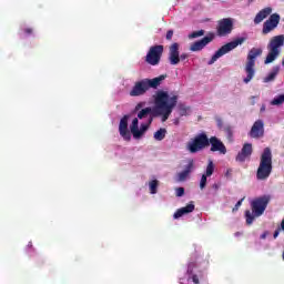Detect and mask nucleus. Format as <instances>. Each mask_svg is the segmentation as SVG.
<instances>
[{"instance_id":"obj_1","label":"nucleus","mask_w":284,"mask_h":284,"mask_svg":"<svg viewBox=\"0 0 284 284\" xmlns=\"http://www.w3.org/2000/svg\"><path fill=\"white\" fill-rule=\"evenodd\" d=\"M154 103V108L148 106L138 113V119H148L149 116V125H152V121L156 116H162V123H165L170 119V114H172L174 108H176V103H179V95L170 94L166 91H158Z\"/></svg>"},{"instance_id":"obj_2","label":"nucleus","mask_w":284,"mask_h":284,"mask_svg":"<svg viewBox=\"0 0 284 284\" xmlns=\"http://www.w3.org/2000/svg\"><path fill=\"white\" fill-rule=\"evenodd\" d=\"M270 201H272V195H262L255 197L251 202V210H246L244 213L246 225H252L255 219L258 216H263L265 214V210H267V205H270Z\"/></svg>"},{"instance_id":"obj_3","label":"nucleus","mask_w":284,"mask_h":284,"mask_svg":"<svg viewBox=\"0 0 284 284\" xmlns=\"http://www.w3.org/2000/svg\"><path fill=\"white\" fill-rule=\"evenodd\" d=\"M165 79H168V74H162L153 79H142L134 83L129 94L130 97H143L151 88L152 90H156Z\"/></svg>"},{"instance_id":"obj_4","label":"nucleus","mask_w":284,"mask_h":284,"mask_svg":"<svg viewBox=\"0 0 284 284\" xmlns=\"http://www.w3.org/2000/svg\"><path fill=\"white\" fill-rule=\"evenodd\" d=\"M270 174H272V150L270 148H265L260 158L256 179L257 181H267V179H270Z\"/></svg>"},{"instance_id":"obj_5","label":"nucleus","mask_w":284,"mask_h":284,"mask_svg":"<svg viewBox=\"0 0 284 284\" xmlns=\"http://www.w3.org/2000/svg\"><path fill=\"white\" fill-rule=\"evenodd\" d=\"M283 45L284 34L275 36L270 40L267 44L268 53L264 60L265 65L274 63V61H276L278 54H281V48H283Z\"/></svg>"},{"instance_id":"obj_6","label":"nucleus","mask_w":284,"mask_h":284,"mask_svg":"<svg viewBox=\"0 0 284 284\" xmlns=\"http://www.w3.org/2000/svg\"><path fill=\"white\" fill-rule=\"evenodd\" d=\"M261 54H263V49L261 48H252L248 51L247 61L245 65L246 78H244L243 80L244 83H250V81L254 79V74H256V71L254 70L256 65V58L261 57Z\"/></svg>"},{"instance_id":"obj_7","label":"nucleus","mask_w":284,"mask_h":284,"mask_svg":"<svg viewBox=\"0 0 284 284\" xmlns=\"http://www.w3.org/2000/svg\"><path fill=\"white\" fill-rule=\"evenodd\" d=\"M163 44L151 47L145 55V62L149 63V65H159L163 57Z\"/></svg>"},{"instance_id":"obj_8","label":"nucleus","mask_w":284,"mask_h":284,"mask_svg":"<svg viewBox=\"0 0 284 284\" xmlns=\"http://www.w3.org/2000/svg\"><path fill=\"white\" fill-rule=\"evenodd\" d=\"M207 145H210V139H207L205 133H201L189 143V152H191V154H196V152H200L203 148H207Z\"/></svg>"},{"instance_id":"obj_9","label":"nucleus","mask_w":284,"mask_h":284,"mask_svg":"<svg viewBox=\"0 0 284 284\" xmlns=\"http://www.w3.org/2000/svg\"><path fill=\"white\" fill-rule=\"evenodd\" d=\"M242 43H245V38H237L224 45H222L214 54V60L221 59L224 54H227V52H232L235 48H239V45H242Z\"/></svg>"},{"instance_id":"obj_10","label":"nucleus","mask_w":284,"mask_h":284,"mask_svg":"<svg viewBox=\"0 0 284 284\" xmlns=\"http://www.w3.org/2000/svg\"><path fill=\"white\" fill-rule=\"evenodd\" d=\"M234 30V22L230 18H224L217 22V37H227Z\"/></svg>"},{"instance_id":"obj_11","label":"nucleus","mask_w":284,"mask_h":284,"mask_svg":"<svg viewBox=\"0 0 284 284\" xmlns=\"http://www.w3.org/2000/svg\"><path fill=\"white\" fill-rule=\"evenodd\" d=\"M281 23V16L278 13H273L270 18L263 23L262 34H270L272 30H276Z\"/></svg>"},{"instance_id":"obj_12","label":"nucleus","mask_w":284,"mask_h":284,"mask_svg":"<svg viewBox=\"0 0 284 284\" xmlns=\"http://www.w3.org/2000/svg\"><path fill=\"white\" fill-rule=\"evenodd\" d=\"M248 136L251 139H263L265 136V123L263 120H257L253 123Z\"/></svg>"},{"instance_id":"obj_13","label":"nucleus","mask_w":284,"mask_h":284,"mask_svg":"<svg viewBox=\"0 0 284 284\" xmlns=\"http://www.w3.org/2000/svg\"><path fill=\"white\" fill-rule=\"evenodd\" d=\"M179 42H174L169 47V61L171 65H179L181 63Z\"/></svg>"},{"instance_id":"obj_14","label":"nucleus","mask_w":284,"mask_h":284,"mask_svg":"<svg viewBox=\"0 0 284 284\" xmlns=\"http://www.w3.org/2000/svg\"><path fill=\"white\" fill-rule=\"evenodd\" d=\"M130 119V115H123V118L120 120L119 124V132L122 139L124 141H131L132 134L130 133V130H128V120Z\"/></svg>"},{"instance_id":"obj_15","label":"nucleus","mask_w":284,"mask_h":284,"mask_svg":"<svg viewBox=\"0 0 284 284\" xmlns=\"http://www.w3.org/2000/svg\"><path fill=\"white\" fill-rule=\"evenodd\" d=\"M252 143H245L241 152L236 155V161H239L240 163L245 162V160L248 159V156H252Z\"/></svg>"},{"instance_id":"obj_16","label":"nucleus","mask_w":284,"mask_h":284,"mask_svg":"<svg viewBox=\"0 0 284 284\" xmlns=\"http://www.w3.org/2000/svg\"><path fill=\"white\" fill-rule=\"evenodd\" d=\"M212 174H214V162L210 161L205 173L200 180V190H205V187H207V176H212Z\"/></svg>"},{"instance_id":"obj_17","label":"nucleus","mask_w":284,"mask_h":284,"mask_svg":"<svg viewBox=\"0 0 284 284\" xmlns=\"http://www.w3.org/2000/svg\"><path fill=\"white\" fill-rule=\"evenodd\" d=\"M212 36L211 37H204L202 40L194 42L191 44L190 50L191 52H199L204 49L207 43H212Z\"/></svg>"},{"instance_id":"obj_18","label":"nucleus","mask_w":284,"mask_h":284,"mask_svg":"<svg viewBox=\"0 0 284 284\" xmlns=\"http://www.w3.org/2000/svg\"><path fill=\"white\" fill-rule=\"evenodd\" d=\"M270 14H272V8L266 7L264 9H262L254 18V23L256 26H258V23H261L264 19H267V17H270Z\"/></svg>"},{"instance_id":"obj_19","label":"nucleus","mask_w":284,"mask_h":284,"mask_svg":"<svg viewBox=\"0 0 284 284\" xmlns=\"http://www.w3.org/2000/svg\"><path fill=\"white\" fill-rule=\"evenodd\" d=\"M194 210V204H187L184 207L179 209L174 215L173 219H181V216H183L184 214H190L192 213V211Z\"/></svg>"},{"instance_id":"obj_20","label":"nucleus","mask_w":284,"mask_h":284,"mask_svg":"<svg viewBox=\"0 0 284 284\" xmlns=\"http://www.w3.org/2000/svg\"><path fill=\"white\" fill-rule=\"evenodd\" d=\"M214 152L227 154V148H225V144L216 136L214 138Z\"/></svg>"},{"instance_id":"obj_21","label":"nucleus","mask_w":284,"mask_h":284,"mask_svg":"<svg viewBox=\"0 0 284 284\" xmlns=\"http://www.w3.org/2000/svg\"><path fill=\"white\" fill-rule=\"evenodd\" d=\"M278 72H281V68L280 67H274L272 69V71L268 73V75H266L263 79L264 83H272V81H274L276 79V77H278Z\"/></svg>"},{"instance_id":"obj_22","label":"nucleus","mask_w":284,"mask_h":284,"mask_svg":"<svg viewBox=\"0 0 284 284\" xmlns=\"http://www.w3.org/2000/svg\"><path fill=\"white\" fill-rule=\"evenodd\" d=\"M192 168H194V162H190L185 170L179 173V181H185L187 176H190V172H192Z\"/></svg>"},{"instance_id":"obj_23","label":"nucleus","mask_w":284,"mask_h":284,"mask_svg":"<svg viewBox=\"0 0 284 284\" xmlns=\"http://www.w3.org/2000/svg\"><path fill=\"white\" fill-rule=\"evenodd\" d=\"M149 129H150V121H148L146 124H141L140 129H138L133 139H141V136H143V134H145V132H148Z\"/></svg>"},{"instance_id":"obj_24","label":"nucleus","mask_w":284,"mask_h":284,"mask_svg":"<svg viewBox=\"0 0 284 284\" xmlns=\"http://www.w3.org/2000/svg\"><path fill=\"white\" fill-rule=\"evenodd\" d=\"M168 134V129L165 128H161L160 130H158L154 135L153 139L155 141H163V139H165V135Z\"/></svg>"},{"instance_id":"obj_25","label":"nucleus","mask_w":284,"mask_h":284,"mask_svg":"<svg viewBox=\"0 0 284 284\" xmlns=\"http://www.w3.org/2000/svg\"><path fill=\"white\" fill-rule=\"evenodd\" d=\"M131 134L136 136V132L139 131V118L133 119L132 124L130 125Z\"/></svg>"},{"instance_id":"obj_26","label":"nucleus","mask_w":284,"mask_h":284,"mask_svg":"<svg viewBox=\"0 0 284 284\" xmlns=\"http://www.w3.org/2000/svg\"><path fill=\"white\" fill-rule=\"evenodd\" d=\"M222 130L225 132L226 139H227L229 141H232V139H234V131H233V129H232L231 125H226V126H224V129H222Z\"/></svg>"},{"instance_id":"obj_27","label":"nucleus","mask_w":284,"mask_h":284,"mask_svg":"<svg viewBox=\"0 0 284 284\" xmlns=\"http://www.w3.org/2000/svg\"><path fill=\"white\" fill-rule=\"evenodd\" d=\"M150 185V193L151 194H156L158 189H159V180H153L149 183Z\"/></svg>"},{"instance_id":"obj_28","label":"nucleus","mask_w":284,"mask_h":284,"mask_svg":"<svg viewBox=\"0 0 284 284\" xmlns=\"http://www.w3.org/2000/svg\"><path fill=\"white\" fill-rule=\"evenodd\" d=\"M178 110H179V112H180V116H187V110H190V108L186 106V105L183 104V103H180V104L178 105Z\"/></svg>"},{"instance_id":"obj_29","label":"nucleus","mask_w":284,"mask_h":284,"mask_svg":"<svg viewBox=\"0 0 284 284\" xmlns=\"http://www.w3.org/2000/svg\"><path fill=\"white\" fill-rule=\"evenodd\" d=\"M284 103V94L277 95L271 101V105H283Z\"/></svg>"},{"instance_id":"obj_30","label":"nucleus","mask_w":284,"mask_h":284,"mask_svg":"<svg viewBox=\"0 0 284 284\" xmlns=\"http://www.w3.org/2000/svg\"><path fill=\"white\" fill-rule=\"evenodd\" d=\"M203 34H205L204 30L193 31L189 34V39H199V37H203Z\"/></svg>"},{"instance_id":"obj_31","label":"nucleus","mask_w":284,"mask_h":284,"mask_svg":"<svg viewBox=\"0 0 284 284\" xmlns=\"http://www.w3.org/2000/svg\"><path fill=\"white\" fill-rule=\"evenodd\" d=\"M194 267H196V262H190L187 265V274H192L194 272Z\"/></svg>"},{"instance_id":"obj_32","label":"nucleus","mask_w":284,"mask_h":284,"mask_svg":"<svg viewBox=\"0 0 284 284\" xmlns=\"http://www.w3.org/2000/svg\"><path fill=\"white\" fill-rule=\"evenodd\" d=\"M243 201H244V199L237 201L235 206L232 209V212H239V207H241L243 205Z\"/></svg>"},{"instance_id":"obj_33","label":"nucleus","mask_w":284,"mask_h":284,"mask_svg":"<svg viewBox=\"0 0 284 284\" xmlns=\"http://www.w3.org/2000/svg\"><path fill=\"white\" fill-rule=\"evenodd\" d=\"M173 37H174V30H169L166 32L165 39H166V41H172Z\"/></svg>"},{"instance_id":"obj_34","label":"nucleus","mask_w":284,"mask_h":284,"mask_svg":"<svg viewBox=\"0 0 284 284\" xmlns=\"http://www.w3.org/2000/svg\"><path fill=\"white\" fill-rule=\"evenodd\" d=\"M216 125L219 130H224L225 126H223V119L216 118Z\"/></svg>"},{"instance_id":"obj_35","label":"nucleus","mask_w":284,"mask_h":284,"mask_svg":"<svg viewBox=\"0 0 284 284\" xmlns=\"http://www.w3.org/2000/svg\"><path fill=\"white\" fill-rule=\"evenodd\" d=\"M185 194V189L184 187H178L176 189V196H183Z\"/></svg>"},{"instance_id":"obj_36","label":"nucleus","mask_w":284,"mask_h":284,"mask_svg":"<svg viewBox=\"0 0 284 284\" xmlns=\"http://www.w3.org/2000/svg\"><path fill=\"white\" fill-rule=\"evenodd\" d=\"M191 280H192L195 284H199V283H200V281H199V275H196V274H193V275L191 276Z\"/></svg>"},{"instance_id":"obj_37","label":"nucleus","mask_w":284,"mask_h":284,"mask_svg":"<svg viewBox=\"0 0 284 284\" xmlns=\"http://www.w3.org/2000/svg\"><path fill=\"white\" fill-rule=\"evenodd\" d=\"M211 152H214V136L210 138Z\"/></svg>"},{"instance_id":"obj_38","label":"nucleus","mask_w":284,"mask_h":284,"mask_svg":"<svg viewBox=\"0 0 284 284\" xmlns=\"http://www.w3.org/2000/svg\"><path fill=\"white\" fill-rule=\"evenodd\" d=\"M281 230H283V229H277V230H275V232H274V234H273V239H278V234H281Z\"/></svg>"},{"instance_id":"obj_39","label":"nucleus","mask_w":284,"mask_h":284,"mask_svg":"<svg viewBox=\"0 0 284 284\" xmlns=\"http://www.w3.org/2000/svg\"><path fill=\"white\" fill-rule=\"evenodd\" d=\"M225 176H226V179H231V178H232V169H229V170L225 172Z\"/></svg>"},{"instance_id":"obj_40","label":"nucleus","mask_w":284,"mask_h":284,"mask_svg":"<svg viewBox=\"0 0 284 284\" xmlns=\"http://www.w3.org/2000/svg\"><path fill=\"white\" fill-rule=\"evenodd\" d=\"M32 32H33L32 28L24 29V34H32Z\"/></svg>"},{"instance_id":"obj_41","label":"nucleus","mask_w":284,"mask_h":284,"mask_svg":"<svg viewBox=\"0 0 284 284\" xmlns=\"http://www.w3.org/2000/svg\"><path fill=\"white\" fill-rule=\"evenodd\" d=\"M187 53H182L181 55H180V61H185V59H187Z\"/></svg>"},{"instance_id":"obj_42","label":"nucleus","mask_w":284,"mask_h":284,"mask_svg":"<svg viewBox=\"0 0 284 284\" xmlns=\"http://www.w3.org/2000/svg\"><path fill=\"white\" fill-rule=\"evenodd\" d=\"M141 108H143V102H140L135 105V111L141 110Z\"/></svg>"},{"instance_id":"obj_43","label":"nucleus","mask_w":284,"mask_h":284,"mask_svg":"<svg viewBox=\"0 0 284 284\" xmlns=\"http://www.w3.org/2000/svg\"><path fill=\"white\" fill-rule=\"evenodd\" d=\"M212 63H214V55L211 57L209 64L212 65Z\"/></svg>"},{"instance_id":"obj_44","label":"nucleus","mask_w":284,"mask_h":284,"mask_svg":"<svg viewBox=\"0 0 284 284\" xmlns=\"http://www.w3.org/2000/svg\"><path fill=\"white\" fill-rule=\"evenodd\" d=\"M173 123H174V125H179L180 120L179 119H174Z\"/></svg>"},{"instance_id":"obj_45","label":"nucleus","mask_w":284,"mask_h":284,"mask_svg":"<svg viewBox=\"0 0 284 284\" xmlns=\"http://www.w3.org/2000/svg\"><path fill=\"white\" fill-rule=\"evenodd\" d=\"M261 239H267V233H263L262 235H261Z\"/></svg>"},{"instance_id":"obj_46","label":"nucleus","mask_w":284,"mask_h":284,"mask_svg":"<svg viewBox=\"0 0 284 284\" xmlns=\"http://www.w3.org/2000/svg\"><path fill=\"white\" fill-rule=\"evenodd\" d=\"M261 112H265V106H262V108H261Z\"/></svg>"},{"instance_id":"obj_47","label":"nucleus","mask_w":284,"mask_h":284,"mask_svg":"<svg viewBox=\"0 0 284 284\" xmlns=\"http://www.w3.org/2000/svg\"><path fill=\"white\" fill-rule=\"evenodd\" d=\"M214 187H215V190H219V185L215 184Z\"/></svg>"},{"instance_id":"obj_48","label":"nucleus","mask_w":284,"mask_h":284,"mask_svg":"<svg viewBox=\"0 0 284 284\" xmlns=\"http://www.w3.org/2000/svg\"><path fill=\"white\" fill-rule=\"evenodd\" d=\"M251 3H252V1H254V0H248Z\"/></svg>"}]
</instances>
